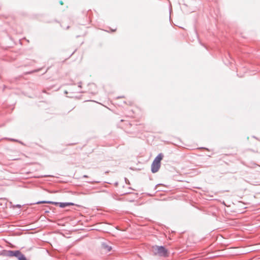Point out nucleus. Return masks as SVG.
<instances>
[{
  "mask_svg": "<svg viewBox=\"0 0 260 260\" xmlns=\"http://www.w3.org/2000/svg\"><path fill=\"white\" fill-rule=\"evenodd\" d=\"M152 251L155 255L166 257L169 255L168 250L163 246L155 245L152 246Z\"/></svg>",
  "mask_w": 260,
  "mask_h": 260,
  "instance_id": "obj_1",
  "label": "nucleus"
},
{
  "mask_svg": "<svg viewBox=\"0 0 260 260\" xmlns=\"http://www.w3.org/2000/svg\"><path fill=\"white\" fill-rule=\"evenodd\" d=\"M110 250H111V248H109V249H108V250H109V251H110Z\"/></svg>",
  "mask_w": 260,
  "mask_h": 260,
  "instance_id": "obj_6",
  "label": "nucleus"
},
{
  "mask_svg": "<svg viewBox=\"0 0 260 260\" xmlns=\"http://www.w3.org/2000/svg\"><path fill=\"white\" fill-rule=\"evenodd\" d=\"M44 203L58 205L61 208H64L67 206L74 205V204L72 203H57V202H51V201H41V202H37V204H44Z\"/></svg>",
  "mask_w": 260,
  "mask_h": 260,
  "instance_id": "obj_3",
  "label": "nucleus"
},
{
  "mask_svg": "<svg viewBox=\"0 0 260 260\" xmlns=\"http://www.w3.org/2000/svg\"><path fill=\"white\" fill-rule=\"evenodd\" d=\"M20 252L18 250L16 251H8V255L9 256H15L17 258L20 254Z\"/></svg>",
  "mask_w": 260,
  "mask_h": 260,
  "instance_id": "obj_4",
  "label": "nucleus"
},
{
  "mask_svg": "<svg viewBox=\"0 0 260 260\" xmlns=\"http://www.w3.org/2000/svg\"><path fill=\"white\" fill-rule=\"evenodd\" d=\"M59 3H60V4L61 5H62L63 4V2H62V1H60Z\"/></svg>",
  "mask_w": 260,
  "mask_h": 260,
  "instance_id": "obj_5",
  "label": "nucleus"
},
{
  "mask_svg": "<svg viewBox=\"0 0 260 260\" xmlns=\"http://www.w3.org/2000/svg\"><path fill=\"white\" fill-rule=\"evenodd\" d=\"M164 155L162 153H159L154 159L151 165V171L155 173L157 172L160 167V161L162 159Z\"/></svg>",
  "mask_w": 260,
  "mask_h": 260,
  "instance_id": "obj_2",
  "label": "nucleus"
}]
</instances>
